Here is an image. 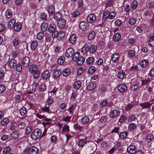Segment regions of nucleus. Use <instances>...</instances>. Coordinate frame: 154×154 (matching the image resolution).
<instances>
[{"mask_svg": "<svg viewBox=\"0 0 154 154\" xmlns=\"http://www.w3.org/2000/svg\"><path fill=\"white\" fill-rule=\"evenodd\" d=\"M116 16V13L115 12H110L109 11H106L103 14L102 19L104 20H106L107 19L112 20Z\"/></svg>", "mask_w": 154, "mask_h": 154, "instance_id": "obj_1", "label": "nucleus"}, {"mask_svg": "<svg viewBox=\"0 0 154 154\" xmlns=\"http://www.w3.org/2000/svg\"><path fill=\"white\" fill-rule=\"evenodd\" d=\"M65 33L64 31L61 30L58 32L56 31L52 34V36L53 38H56L58 40H61L64 37Z\"/></svg>", "mask_w": 154, "mask_h": 154, "instance_id": "obj_2", "label": "nucleus"}, {"mask_svg": "<svg viewBox=\"0 0 154 154\" xmlns=\"http://www.w3.org/2000/svg\"><path fill=\"white\" fill-rule=\"evenodd\" d=\"M41 131L38 129L35 130L31 134V138L34 140H36L41 136Z\"/></svg>", "mask_w": 154, "mask_h": 154, "instance_id": "obj_3", "label": "nucleus"}, {"mask_svg": "<svg viewBox=\"0 0 154 154\" xmlns=\"http://www.w3.org/2000/svg\"><path fill=\"white\" fill-rule=\"evenodd\" d=\"M120 111L118 109H114L111 111L109 113V116L112 118H115L119 116Z\"/></svg>", "mask_w": 154, "mask_h": 154, "instance_id": "obj_4", "label": "nucleus"}, {"mask_svg": "<svg viewBox=\"0 0 154 154\" xmlns=\"http://www.w3.org/2000/svg\"><path fill=\"white\" fill-rule=\"evenodd\" d=\"M38 149L35 146H32L27 151L26 154H37Z\"/></svg>", "mask_w": 154, "mask_h": 154, "instance_id": "obj_5", "label": "nucleus"}, {"mask_svg": "<svg viewBox=\"0 0 154 154\" xmlns=\"http://www.w3.org/2000/svg\"><path fill=\"white\" fill-rule=\"evenodd\" d=\"M8 66L11 69H13L17 66L16 61L14 59H11L8 62Z\"/></svg>", "mask_w": 154, "mask_h": 154, "instance_id": "obj_6", "label": "nucleus"}, {"mask_svg": "<svg viewBox=\"0 0 154 154\" xmlns=\"http://www.w3.org/2000/svg\"><path fill=\"white\" fill-rule=\"evenodd\" d=\"M74 53V49L72 48L68 49L65 52V55L67 57H72Z\"/></svg>", "mask_w": 154, "mask_h": 154, "instance_id": "obj_7", "label": "nucleus"}, {"mask_svg": "<svg viewBox=\"0 0 154 154\" xmlns=\"http://www.w3.org/2000/svg\"><path fill=\"white\" fill-rule=\"evenodd\" d=\"M137 150L136 146L134 145H131L127 148V151L130 154H132L135 152Z\"/></svg>", "mask_w": 154, "mask_h": 154, "instance_id": "obj_8", "label": "nucleus"}, {"mask_svg": "<svg viewBox=\"0 0 154 154\" xmlns=\"http://www.w3.org/2000/svg\"><path fill=\"white\" fill-rule=\"evenodd\" d=\"M22 63L23 66L27 67L30 63V59L29 58L27 57H24L22 60Z\"/></svg>", "mask_w": 154, "mask_h": 154, "instance_id": "obj_9", "label": "nucleus"}, {"mask_svg": "<svg viewBox=\"0 0 154 154\" xmlns=\"http://www.w3.org/2000/svg\"><path fill=\"white\" fill-rule=\"evenodd\" d=\"M127 88L126 85L125 84H120L118 87V90L122 92L125 91L127 90Z\"/></svg>", "mask_w": 154, "mask_h": 154, "instance_id": "obj_10", "label": "nucleus"}, {"mask_svg": "<svg viewBox=\"0 0 154 154\" xmlns=\"http://www.w3.org/2000/svg\"><path fill=\"white\" fill-rule=\"evenodd\" d=\"M96 20V17L93 14H89L87 17V21L90 23L94 22Z\"/></svg>", "mask_w": 154, "mask_h": 154, "instance_id": "obj_11", "label": "nucleus"}, {"mask_svg": "<svg viewBox=\"0 0 154 154\" xmlns=\"http://www.w3.org/2000/svg\"><path fill=\"white\" fill-rule=\"evenodd\" d=\"M66 24V22L65 20L63 19H60L57 23L58 27L60 29L63 28Z\"/></svg>", "mask_w": 154, "mask_h": 154, "instance_id": "obj_12", "label": "nucleus"}, {"mask_svg": "<svg viewBox=\"0 0 154 154\" xmlns=\"http://www.w3.org/2000/svg\"><path fill=\"white\" fill-rule=\"evenodd\" d=\"M56 28V25L54 23H52L49 26L48 30L49 32L53 33L56 31H55Z\"/></svg>", "mask_w": 154, "mask_h": 154, "instance_id": "obj_13", "label": "nucleus"}, {"mask_svg": "<svg viewBox=\"0 0 154 154\" xmlns=\"http://www.w3.org/2000/svg\"><path fill=\"white\" fill-rule=\"evenodd\" d=\"M79 26L80 29L82 30H86V28L88 26L87 23L84 21L81 22L79 24Z\"/></svg>", "mask_w": 154, "mask_h": 154, "instance_id": "obj_14", "label": "nucleus"}, {"mask_svg": "<svg viewBox=\"0 0 154 154\" xmlns=\"http://www.w3.org/2000/svg\"><path fill=\"white\" fill-rule=\"evenodd\" d=\"M37 66L34 64L31 65L29 68V71L31 73H33L37 71Z\"/></svg>", "mask_w": 154, "mask_h": 154, "instance_id": "obj_15", "label": "nucleus"}, {"mask_svg": "<svg viewBox=\"0 0 154 154\" xmlns=\"http://www.w3.org/2000/svg\"><path fill=\"white\" fill-rule=\"evenodd\" d=\"M89 118L87 116H85L82 117L81 119V122L82 124L86 125L88 124L89 122Z\"/></svg>", "mask_w": 154, "mask_h": 154, "instance_id": "obj_16", "label": "nucleus"}, {"mask_svg": "<svg viewBox=\"0 0 154 154\" xmlns=\"http://www.w3.org/2000/svg\"><path fill=\"white\" fill-rule=\"evenodd\" d=\"M149 64V61L148 60L144 59L141 60L140 64L141 67H146Z\"/></svg>", "mask_w": 154, "mask_h": 154, "instance_id": "obj_17", "label": "nucleus"}, {"mask_svg": "<svg viewBox=\"0 0 154 154\" xmlns=\"http://www.w3.org/2000/svg\"><path fill=\"white\" fill-rule=\"evenodd\" d=\"M96 86V85L94 82L90 83L87 86V89L89 91H91L94 89Z\"/></svg>", "mask_w": 154, "mask_h": 154, "instance_id": "obj_18", "label": "nucleus"}, {"mask_svg": "<svg viewBox=\"0 0 154 154\" xmlns=\"http://www.w3.org/2000/svg\"><path fill=\"white\" fill-rule=\"evenodd\" d=\"M119 56L118 53H114L112 55V60L114 62H117L119 60Z\"/></svg>", "mask_w": 154, "mask_h": 154, "instance_id": "obj_19", "label": "nucleus"}, {"mask_svg": "<svg viewBox=\"0 0 154 154\" xmlns=\"http://www.w3.org/2000/svg\"><path fill=\"white\" fill-rule=\"evenodd\" d=\"M47 11L49 14H52L55 12L54 7L52 5L49 6L48 7Z\"/></svg>", "mask_w": 154, "mask_h": 154, "instance_id": "obj_20", "label": "nucleus"}, {"mask_svg": "<svg viewBox=\"0 0 154 154\" xmlns=\"http://www.w3.org/2000/svg\"><path fill=\"white\" fill-rule=\"evenodd\" d=\"M89 50V46L88 45H85L82 49L81 52L83 54H85Z\"/></svg>", "mask_w": 154, "mask_h": 154, "instance_id": "obj_21", "label": "nucleus"}, {"mask_svg": "<svg viewBox=\"0 0 154 154\" xmlns=\"http://www.w3.org/2000/svg\"><path fill=\"white\" fill-rule=\"evenodd\" d=\"M76 39V35L75 34H72L69 38V41L71 44L74 43Z\"/></svg>", "mask_w": 154, "mask_h": 154, "instance_id": "obj_22", "label": "nucleus"}, {"mask_svg": "<svg viewBox=\"0 0 154 154\" xmlns=\"http://www.w3.org/2000/svg\"><path fill=\"white\" fill-rule=\"evenodd\" d=\"M15 25V20L14 19L11 20L8 24V27L11 28L14 27Z\"/></svg>", "mask_w": 154, "mask_h": 154, "instance_id": "obj_23", "label": "nucleus"}, {"mask_svg": "<svg viewBox=\"0 0 154 154\" xmlns=\"http://www.w3.org/2000/svg\"><path fill=\"white\" fill-rule=\"evenodd\" d=\"M49 76L50 73L49 71L47 70H45L43 72L42 75V77L44 79H47L49 78Z\"/></svg>", "mask_w": 154, "mask_h": 154, "instance_id": "obj_24", "label": "nucleus"}, {"mask_svg": "<svg viewBox=\"0 0 154 154\" xmlns=\"http://www.w3.org/2000/svg\"><path fill=\"white\" fill-rule=\"evenodd\" d=\"M38 44L37 42L36 41H32L31 43V48L32 50H35L37 48Z\"/></svg>", "mask_w": 154, "mask_h": 154, "instance_id": "obj_25", "label": "nucleus"}, {"mask_svg": "<svg viewBox=\"0 0 154 154\" xmlns=\"http://www.w3.org/2000/svg\"><path fill=\"white\" fill-rule=\"evenodd\" d=\"M121 38V35L119 33H117L114 35L113 39L115 41L117 42Z\"/></svg>", "mask_w": 154, "mask_h": 154, "instance_id": "obj_26", "label": "nucleus"}, {"mask_svg": "<svg viewBox=\"0 0 154 154\" xmlns=\"http://www.w3.org/2000/svg\"><path fill=\"white\" fill-rule=\"evenodd\" d=\"M9 123V119L7 118H4L1 121V124L2 125L5 126Z\"/></svg>", "mask_w": 154, "mask_h": 154, "instance_id": "obj_27", "label": "nucleus"}, {"mask_svg": "<svg viewBox=\"0 0 154 154\" xmlns=\"http://www.w3.org/2000/svg\"><path fill=\"white\" fill-rule=\"evenodd\" d=\"M48 28V24L45 23H43L41 26V29L42 32L46 31Z\"/></svg>", "mask_w": 154, "mask_h": 154, "instance_id": "obj_28", "label": "nucleus"}, {"mask_svg": "<svg viewBox=\"0 0 154 154\" xmlns=\"http://www.w3.org/2000/svg\"><path fill=\"white\" fill-rule=\"evenodd\" d=\"M125 73L123 71H121L119 72L118 74V77L119 79H123L125 76Z\"/></svg>", "mask_w": 154, "mask_h": 154, "instance_id": "obj_29", "label": "nucleus"}, {"mask_svg": "<svg viewBox=\"0 0 154 154\" xmlns=\"http://www.w3.org/2000/svg\"><path fill=\"white\" fill-rule=\"evenodd\" d=\"M70 72V69L69 68H66L63 71L62 73L64 76H68Z\"/></svg>", "mask_w": 154, "mask_h": 154, "instance_id": "obj_30", "label": "nucleus"}, {"mask_svg": "<svg viewBox=\"0 0 154 154\" xmlns=\"http://www.w3.org/2000/svg\"><path fill=\"white\" fill-rule=\"evenodd\" d=\"M95 35V34L94 32H91L88 35V39L89 40H92L94 38Z\"/></svg>", "mask_w": 154, "mask_h": 154, "instance_id": "obj_31", "label": "nucleus"}, {"mask_svg": "<svg viewBox=\"0 0 154 154\" xmlns=\"http://www.w3.org/2000/svg\"><path fill=\"white\" fill-rule=\"evenodd\" d=\"M12 12L11 10L8 9L5 13V16L7 18H11L12 15Z\"/></svg>", "mask_w": 154, "mask_h": 154, "instance_id": "obj_32", "label": "nucleus"}, {"mask_svg": "<svg viewBox=\"0 0 154 154\" xmlns=\"http://www.w3.org/2000/svg\"><path fill=\"white\" fill-rule=\"evenodd\" d=\"M85 60V59L83 57H80L78 58L77 63L78 65L80 66L82 64Z\"/></svg>", "mask_w": 154, "mask_h": 154, "instance_id": "obj_33", "label": "nucleus"}, {"mask_svg": "<svg viewBox=\"0 0 154 154\" xmlns=\"http://www.w3.org/2000/svg\"><path fill=\"white\" fill-rule=\"evenodd\" d=\"M61 71L60 69H57L54 72L53 76L55 78L58 77L61 74Z\"/></svg>", "mask_w": 154, "mask_h": 154, "instance_id": "obj_34", "label": "nucleus"}, {"mask_svg": "<svg viewBox=\"0 0 154 154\" xmlns=\"http://www.w3.org/2000/svg\"><path fill=\"white\" fill-rule=\"evenodd\" d=\"M21 27L22 25L21 23H17L14 27V30L16 31H18L21 29Z\"/></svg>", "mask_w": 154, "mask_h": 154, "instance_id": "obj_35", "label": "nucleus"}, {"mask_svg": "<svg viewBox=\"0 0 154 154\" xmlns=\"http://www.w3.org/2000/svg\"><path fill=\"white\" fill-rule=\"evenodd\" d=\"M62 17V15L60 13L58 12L56 13L54 16V19L57 20L60 19Z\"/></svg>", "mask_w": 154, "mask_h": 154, "instance_id": "obj_36", "label": "nucleus"}, {"mask_svg": "<svg viewBox=\"0 0 154 154\" xmlns=\"http://www.w3.org/2000/svg\"><path fill=\"white\" fill-rule=\"evenodd\" d=\"M97 49V46L96 45H93L89 47V51L91 53H93L95 52Z\"/></svg>", "mask_w": 154, "mask_h": 154, "instance_id": "obj_37", "label": "nucleus"}, {"mask_svg": "<svg viewBox=\"0 0 154 154\" xmlns=\"http://www.w3.org/2000/svg\"><path fill=\"white\" fill-rule=\"evenodd\" d=\"M79 53L78 52H76L72 58L73 61H76L79 58Z\"/></svg>", "mask_w": 154, "mask_h": 154, "instance_id": "obj_38", "label": "nucleus"}, {"mask_svg": "<svg viewBox=\"0 0 154 154\" xmlns=\"http://www.w3.org/2000/svg\"><path fill=\"white\" fill-rule=\"evenodd\" d=\"M94 61V59L93 57H89L86 60V62L88 64H90L93 63Z\"/></svg>", "mask_w": 154, "mask_h": 154, "instance_id": "obj_39", "label": "nucleus"}, {"mask_svg": "<svg viewBox=\"0 0 154 154\" xmlns=\"http://www.w3.org/2000/svg\"><path fill=\"white\" fill-rule=\"evenodd\" d=\"M138 5V3L137 1L134 0L133 1L131 5V8L133 9H136Z\"/></svg>", "mask_w": 154, "mask_h": 154, "instance_id": "obj_40", "label": "nucleus"}, {"mask_svg": "<svg viewBox=\"0 0 154 154\" xmlns=\"http://www.w3.org/2000/svg\"><path fill=\"white\" fill-rule=\"evenodd\" d=\"M26 109L24 107H22L20 110V113L22 116H24L26 113Z\"/></svg>", "mask_w": 154, "mask_h": 154, "instance_id": "obj_41", "label": "nucleus"}, {"mask_svg": "<svg viewBox=\"0 0 154 154\" xmlns=\"http://www.w3.org/2000/svg\"><path fill=\"white\" fill-rule=\"evenodd\" d=\"M153 138V136L152 134H150L148 135L146 137V140L148 142H150Z\"/></svg>", "mask_w": 154, "mask_h": 154, "instance_id": "obj_42", "label": "nucleus"}, {"mask_svg": "<svg viewBox=\"0 0 154 154\" xmlns=\"http://www.w3.org/2000/svg\"><path fill=\"white\" fill-rule=\"evenodd\" d=\"M81 85V83L80 82H76L74 84V87L75 89H78L80 87Z\"/></svg>", "mask_w": 154, "mask_h": 154, "instance_id": "obj_43", "label": "nucleus"}, {"mask_svg": "<svg viewBox=\"0 0 154 154\" xmlns=\"http://www.w3.org/2000/svg\"><path fill=\"white\" fill-rule=\"evenodd\" d=\"M65 61V58L64 57H60L57 60L58 64H61L63 63Z\"/></svg>", "mask_w": 154, "mask_h": 154, "instance_id": "obj_44", "label": "nucleus"}, {"mask_svg": "<svg viewBox=\"0 0 154 154\" xmlns=\"http://www.w3.org/2000/svg\"><path fill=\"white\" fill-rule=\"evenodd\" d=\"M128 133L126 131H124L121 133L119 136L120 138L123 139L126 137Z\"/></svg>", "mask_w": 154, "mask_h": 154, "instance_id": "obj_45", "label": "nucleus"}, {"mask_svg": "<svg viewBox=\"0 0 154 154\" xmlns=\"http://www.w3.org/2000/svg\"><path fill=\"white\" fill-rule=\"evenodd\" d=\"M96 70L95 67L94 66L90 67L88 69V72L89 73H93Z\"/></svg>", "mask_w": 154, "mask_h": 154, "instance_id": "obj_46", "label": "nucleus"}, {"mask_svg": "<svg viewBox=\"0 0 154 154\" xmlns=\"http://www.w3.org/2000/svg\"><path fill=\"white\" fill-rule=\"evenodd\" d=\"M136 125L135 123H131L129 125L128 128L130 130H132L136 128Z\"/></svg>", "mask_w": 154, "mask_h": 154, "instance_id": "obj_47", "label": "nucleus"}, {"mask_svg": "<svg viewBox=\"0 0 154 154\" xmlns=\"http://www.w3.org/2000/svg\"><path fill=\"white\" fill-rule=\"evenodd\" d=\"M12 43L14 46H16L19 43V40L17 38H14L12 41Z\"/></svg>", "mask_w": 154, "mask_h": 154, "instance_id": "obj_48", "label": "nucleus"}, {"mask_svg": "<svg viewBox=\"0 0 154 154\" xmlns=\"http://www.w3.org/2000/svg\"><path fill=\"white\" fill-rule=\"evenodd\" d=\"M136 118V116L133 115L129 116L128 117V120L129 122H132L134 121Z\"/></svg>", "mask_w": 154, "mask_h": 154, "instance_id": "obj_49", "label": "nucleus"}, {"mask_svg": "<svg viewBox=\"0 0 154 154\" xmlns=\"http://www.w3.org/2000/svg\"><path fill=\"white\" fill-rule=\"evenodd\" d=\"M44 34L42 32H39L37 35V38L38 40H41L44 37Z\"/></svg>", "mask_w": 154, "mask_h": 154, "instance_id": "obj_50", "label": "nucleus"}, {"mask_svg": "<svg viewBox=\"0 0 154 154\" xmlns=\"http://www.w3.org/2000/svg\"><path fill=\"white\" fill-rule=\"evenodd\" d=\"M142 105L143 108H147L150 107L151 106V104L148 103H146L142 104Z\"/></svg>", "mask_w": 154, "mask_h": 154, "instance_id": "obj_51", "label": "nucleus"}, {"mask_svg": "<svg viewBox=\"0 0 154 154\" xmlns=\"http://www.w3.org/2000/svg\"><path fill=\"white\" fill-rule=\"evenodd\" d=\"M11 150V148L10 147H7L4 149L3 152L4 154H6L9 152Z\"/></svg>", "mask_w": 154, "mask_h": 154, "instance_id": "obj_52", "label": "nucleus"}, {"mask_svg": "<svg viewBox=\"0 0 154 154\" xmlns=\"http://www.w3.org/2000/svg\"><path fill=\"white\" fill-rule=\"evenodd\" d=\"M53 100V99L52 98L50 97H48L46 101V103L47 105L48 106L50 105L52 103Z\"/></svg>", "mask_w": 154, "mask_h": 154, "instance_id": "obj_53", "label": "nucleus"}, {"mask_svg": "<svg viewBox=\"0 0 154 154\" xmlns=\"http://www.w3.org/2000/svg\"><path fill=\"white\" fill-rule=\"evenodd\" d=\"M86 140L84 139L81 140L79 141V145L80 146H82L86 143Z\"/></svg>", "mask_w": 154, "mask_h": 154, "instance_id": "obj_54", "label": "nucleus"}, {"mask_svg": "<svg viewBox=\"0 0 154 154\" xmlns=\"http://www.w3.org/2000/svg\"><path fill=\"white\" fill-rule=\"evenodd\" d=\"M69 130V126L66 125H64L62 128V131L63 132H68Z\"/></svg>", "mask_w": 154, "mask_h": 154, "instance_id": "obj_55", "label": "nucleus"}, {"mask_svg": "<svg viewBox=\"0 0 154 154\" xmlns=\"http://www.w3.org/2000/svg\"><path fill=\"white\" fill-rule=\"evenodd\" d=\"M19 132L17 131H16L13 132L12 134L13 138H15L17 137L18 136Z\"/></svg>", "mask_w": 154, "mask_h": 154, "instance_id": "obj_56", "label": "nucleus"}, {"mask_svg": "<svg viewBox=\"0 0 154 154\" xmlns=\"http://www.w3.org/2000/svg\"><path fill=\"white\" fill-rule=\"evenodd\" d=\"M126 119L125 115H124L121 116L120 118L119 122L120 123L123 122Z\"/></svg>", "mask_w": 154, "mask_h": 154, "instance_id": "obj_57", "label": "nucleus"}, {"mask_svg": "<svg viewBox=\"0 0 154 154\" xmlns=\"http://www.w3.org/2000/svg\"><path fill=\"white\" fill-rule=\"evenodd\" d=\"M129 22L130 24L134 25L136 23V19L133 18H131L129 20Z\"/></svg>", "mask_w": 154, "mask_h": 154, "instance_id": "obj_58", "label": "nucleus"}, {"mask_svg": "<svg viewBox=\"0 0 154 154\" xmlns=\"http://www.w3.org/2000/svg\"><path fill=\"white\" fill-rule=\"evenodd\" d=\"M57 90V88H56V87H55L52 90L50 91H49V93L51 94V95H54L56 93Z\"/></svg>", "mask_w": 154, "mask_h": 154, "instance_id": "obj_59", "label": "nucleus"}, {"mask_svg": "<svg viewBox=\"0 0 154 154\" xmlns=\"http://www.w3.org/2000/svg\"><path fill=\"white\" fill-rule=\"evenodd\" d=\"M128 55L130 57H132L134 56V51L133 50H131L128 51Z\"/></svg>", "mask_w": 154, "mask_h": 154, "instance_id": "obj_60", "label": "nucleus"}, {"mask_svg": "<svg viewBox=\"0 0 154 154\" xmlns=\"http://www.w3.org/2000/svg\"><path fill=\"white\" fill-rule=\"evenodd\" d=\"M139 87V85L138 84L133 85L131 87V89L133 91H135Z\"/></svg>", "mask_w": 154, "mask_h": 154, "instance_id": "obj_61", "label": "nucleus"}, {"mask_svg": "<svg viewBox=\"0 0 154 154\" xmlns=\"http://www.w3.org/2000/svg\"><path fill=\"white\" fill-rule=\"evenodd\" d=\"M39 88L41 91H44L46 88V86L44 84H42L39 86Z\"/></svg>", "mask_w": 154, "mask_h": 154, "instance_id": "obj_62", "label": "nucleus"}, {"mask_svg": "<svg viewBox=\"0 0 154 154\" xmlns=\"http://www.w3.org/2000/svg\"><path fill=\"white\" fill-rule=\"evenodd\" d=\"M122 22V21L120 20L117 19L115 21V24L116 26H119L121 24Z\"/></svg>", "mask_w": 154, "mask_h": 154, "instance_id": "obj_63", "label": "nucleus"}, {"mask_svg": "<svg viewBox=\"0 0 154 154\" xmlns=\"http://www.w3.org/2000/svg\"><path fill=\"white\" fill-rule=\"evenodd\" d=\"M103 60L102 59L99 58L97 61V63L98 65H102L103 63Z\"/></svg>", "mask_w": 154, "mask_h": 154, "instance_id": "obj_64", "label": "nucleus"}]
</instances>
